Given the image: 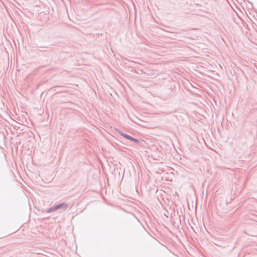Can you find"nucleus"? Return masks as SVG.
<instances>
[{
	"label": "nucleus",
	"instance_id": "f257e3e1",
	"mask_svg": "<svg viewBox=\"0 0 257 257\" xmlns=\"http://www.w3.org/2000/svg\"><path fill=\"white\" fill-rule=\"evenodd\" d=\"M68 206V204L67 203L62 202L55 205V208H56V210L62 209L63 210H65Z\"/></svg>",
	"mask_w": 257,
	"mask_h": 257
},
{
	"label": "nucleus",
	"instance_id": "f03ea898",
	"mask_svg": "<svg viewBox=\"0 0 257 257\" xmlns=\"http://www.w3.org/2000/svg\"><path fill=\"white\" fill-rule=\"evenodd\" d=\"M56 208H55V206H53V207H50L49 208H48L47 210H46V212L47 213H51V212H54L55 211H56Z\"/></svg>",
	"mask_w": 257,
	"mask_h": 257
},
{
	"label": "nucleus",
	"instance_id": "20e7f679",
	"mask_svg": "<svg viewBox=\"0 0 257 257\" xmlns=\"http://www.w3.org/2000/svg\"><path fill=\"white\" fill-rule=\"evenodd\" d=\"M129 140H130V141H134V142H135L136 143H138V141L137 140H136V139H134V138H133L132 137H130Z\"/></svg>",
	"mask_w": 257,
	"mask_h": 257
},
{
	"label": "nucleus",
	"instance_id": "7ed1b4c3",
	"mask_svg": "<svg viewBox=\"0 0 257 257\" xmlns=\"http://www.w3.org/2000/svg\"><path fill=\"white\" fill-rule=\"evenodd\" d=\"M117 131L121 136H123V137H124L127 140H128V135H127L126 134H125V133H123L121 132L119 130H117Z\"/></svg>",
	"mask_w": 257,
	"mask_h": 257
}]
</instances>
